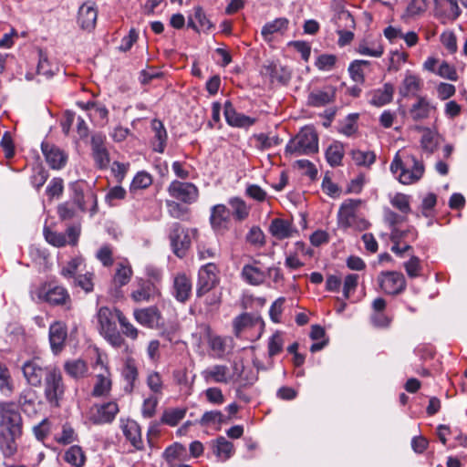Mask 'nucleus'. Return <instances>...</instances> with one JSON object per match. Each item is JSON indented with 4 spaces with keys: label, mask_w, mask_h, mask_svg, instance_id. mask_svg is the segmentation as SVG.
I'll return each instance as SVG.
<instances>
[{
    "label": "nucleus",
    "mask_w": 467,
    "mask_h": 467,
    "mask_svg": "<svg viewBox=\"0 0 467 467\" xmlns=\"http://www.w3.org/2000/svg\"><path fill=\"white\" fill-rule=\"evenodd\" d=\"M337 57L330 54L320 55L316 60V67L322 71H330L335 67Z\"/></svg>",
    "instance_id": "60"
},
{
    "label": "nucleus",
    "mask_w": 467,
    "mask_h": 467,
    "mask_svg": "<svg viewBox=\"0 0 467 467\" xmlns=\"http://www.w3.org/2000/svg\"><path fill=\"white\" fill-rule=\"evenodd\" d=\"M150 126L154 132L153 150L157 152L162 153L167 140V131L164 125L161 120L155 119L151 121Z\"/></svg>",
    "instance_id": "34"
},
{
    "label": "nucleus",
    "mask_w": 467,
    "mask_h": 467,
    "mask_svg": "<svg viewBox=\"0 0 467 467\" xmlns=\"http://www.w3.org/2000/svg\"><path fill=\"white\" fill-rule=\"evenodd\" d=\"M200 336L197 337V334H193L192 336L197 338L198 341H201L202 337H209V345L210 348L219 355H223L225 352V339L222 337H210V327L208 325L202 324L199 326Z\"/></svg>",
    "instance_id": "31"
},
{
    "label": "nucleus",
    "mask_w": 467,
    "mask_h": 467,
    "mask_svg": "<svg viewBox=\"0 0 467 467\" xmlns=\"http://www.w3.org/2000/svg\"><path fill=\"white\" fill-rule=\"evenodd\" d=\"M233 451L234 445L231 441H227L224 437L217 439L214 453L220 460L226 461L232 456Z\"/></svg>",
    "instance_id": "51"
},
{
    "label": "nucleus",
    "mask_w": 467,
    "mask_h": 467,
    "mask_svg": "<svg viewBox=\"0 0 467 467\" xmlns=\"http://www.w3.org/2000/svg\"><path fill=\"white\" fill-rule=\"evenodd\" d=\"M111 389V379H109V372L105 369L104 373L97 375V382L94 385L92 395L94 397H100L108 394Z\"/></svg>",
    "instance_id": "46"
},
{
    "label": "nucleus",
    "mask_w": 467,
    "mask_h": 467,
    "mask_svg": "<svg viewBox=\"0 0 467 467\" xmlns=\"http://www.w3.org/2000/svg\"><path fill=\"white\" fill-rule=\"evenodd\" d=\"M202 377L206 382L228 383L230 381L229 368L225 365H213L202 371Z\"/></svg>",
    "instance_id": "26"
},
{
    "label": "nucleus",
    "mask_w": 467,
    "mask_h": 467,
    "mask_svg": "<svg viewBox=\"0 0 467 467\" xmlns=\"http://www.w3.org/2000/svg\"><path fill=\"white\" fill-rule=\"evenodd\" d=\"M418 129L423 130L420 140L422 150L429 154L434 152L438 146V135L428 128L419 127Z\"/></svg>",
    "instance_id": "48"
},
{
    "label": "nucleus",
    "mask_w": 467,
    "mask_h": 467,
    "mask_svg": "<svg viewBox=\"0 0 467 467\" xmlns=\"http://www.w3.org/2000/svg\"><path fill=\"white\" fill-rule=\"evenodd\" d=\"M133 315L138 323L150 328L158 326L161 318V314L155 306L135 310Z\"/></svg>",
    "instance_id": "27"
},
{
    "label": "nucleus",
    "mask_w": 467,
    "mask_h": 467,
    "mask_svg": "<svg viewBox=\"0 0 467 467\" xmlns=\"http://www.w3.org/2000/svg\"><path fill=\"white\" fill-rule=\"evenodd\" d=\"M288 21L285 18H276L275 20L265 24L262 28V36L265 39H269L273 34L282 31L287 27Z\"/></svg>",
    "instance_id": "52"
},
{
    "label": "nucleus",
    "mask_w": 467,
    "mask_h": 467,
    "mask_svg": "<svg viewBox=\"0 0 467 467\" xmlns=\"http://www.w3.org/2000/svg\"><path fill=\"white\" fill-rule=\"evenodd\" d=\"M46 241L53 246L63 247L67 244L76 245L80 235V226L71 225L67 227L66 234L52 231L48 227L43 230Z\"/></svg>",
    "instance_id": "9"
},
{
    "label": "nucleus",
    "mask_w": 467,
    "mask_h": 467,
    "mask_svg": "<svg viewBox=\"0 0 467 467\" xmlns=\"http://www.w3.org/2000/svg\"><path fill=\"white\" fill-rule=\"evenodd\" d=\"M47 368L44 365V361L35 357L26 360L22 366V372L26 382L33 387H39L42 384L43 378H46Z\"/></svg>",
    "instance_id": "12"
},
{
    "label": "nucleus",
    "mask_w": 467,
    "mask_h": 467,
    "mask_svg": "<svg viewBox=\"0 0 467 467\" xmlns=\"http://www.w3.org/2000/svg\"><path fill=\"white\" fill-rule=\"evenodd\" d=\"M343 157L344 146L339 141L333 142L326 150V159L332 167L340 165Z\"/></svg>",
    "instance_id": "43"
},
{
    "label": "nucleus",
    "mask_w": 467,
    "mask_h": 467,
    "mask_svg": "<svg viewBox=\"0 0 467 467\" xmlns=\"http://www.w3.org/2000/svg\"><path fill=\"white\" fill-rule=\"evenodd\" d=\"M417 232L412 227L406 230L393 228L390 233V240L393 242L391 251L397 255L402 256V251L400 249V244L414 242L417 239Z\"/></svg>",
    "instance_id": "21"
},
{
    "label": "nucleus",
    "mask_w": 467,
    "mask_h": 467,
    "mask_svg": "<svg viewBox=\"0 0 467 467\" xmlns=\"http://www.w3.org/2000/svg\"><path fill=\"white\" fill-rule=\"evenodd\" d=\"M192 291V283L184 274H179L173 280V295L180 302L188 300Z\"/></svg>",
    "instance_id": "28"
},
{
    "label": "nucleus",
    "mask_w": 467,
    "mask_h": 467,
    "mask_svg": "<svg viewBox=\"0 0 467 467\" xmlns=\"http://www.w3.org/2000/svg\"><path fill=\"white\" fill-rule=\"evenodd\" d=\"M269 232L274 237L283 240L291 237L294 229L288 221L275 218L270 223Z\"/></svg>",
    "instance_id": "30"
},
{
    "label": "nucleus",
    "mask_w": 467,
    "mask_h": 467,
    "mask_svg": "<svg viewBox=\"0 0 467 467\" xmlns=\"http://www.w3.org/2000/svg\"><path fill=\"white\" fill-rule=\"evenodd\" d=\"M370 65L368 60L357 59L350 63L348 73L353 81L363 84L365 81V68Z\"/></svg>",
    "instance_id": "42"
},
{
    "label": "nucleus",
    "mask_w": 467,
    "mask_h": 467,
    "mask_svg": "<svg viewBox=\"0 0 467 467\" xmlns=\"http://www.w3.org/2000/svg\"><path fill=\"white\" fill-rule=\"evenodd\" d=\"M121 312L117 308L102 306L97 313L99 330L100 335L115 348H127L125 339L117 329Z\"/></svg>",
    "instance_id": "2"
},
{
    "label": "nucleus",
    "mask_w": 467,
    "mask_h": 467,
    "mask_svg": "<svg viewBox=\"0 0 467 467\" xmlns=\"http://www.w3.org/2000/svg\"><path fill=\"white\" fill-rule=\"evenodd\" d=\"M22 434L0 432V451L5 457L13 456L17 451V440Z\"/></svg>",
    "instance_id": "33"
},
{
    "label": "nucleus",
    "mask_w": 467,
    "mask_h": 467,
    "mask_svg": "<svg viewBox=\"0 0 467 467\" xmlns=\"http://www.w3.org/2000/svg\"><path fill=\"white\" fill-rule=\"evenodd\" d=\"M228 204L230 206V212L234 216V220L242 222L245 220L250 213V207L246 204V202L239 198L233 197L228 201Z\"/></svg>",
    "instance_id": "37"
},
{
    "label": "nucleus",
    "mask_w": 467,
    "mask_h": 467,
    "mask_svg": "<svg viewBox=\"0 0 467 467\" xmlns=\"http://www.w3.org/2000/svg\"><path fill=\"white\" fill-rule=\"evenodd\" d=\"M378 281L381 290L388 295H398L406 287L404 275L396 271L381 272Z\"/></svg>",
    "instance_id": "13"
},
{
    "label": "nucleus",
    "mask_w": 467,
    "mask_h": 467,
    "mask_svg": "<svg viewBox=\"0 0 467 467\" xmlns=\"http://www.w3.org/2000/svg\"><path fill=\"white\" fill-rule=\"evenodd\" d=\"M67 337V327L62 322H54L49 327V342L54 353L62 350L65 340Z\"/></svg>",
    "instance_id": "24"
},
{
    "label": "nucleus",
    "mask_w": 467,
    "mask_h": 467,
    "mask_svg": "<svg viewBox=\"0 0 467 467\" xmlns=\"http://www.w3.org/2000/svg\"><path fill=\"white\" fill-rule=\"evenodd\" d=\"M335 99V89L327 87L323 89L312 91L307 98V104L312 107H323L332 102Z\"/></svg>",
    "instance_id": "29"
},
{
    "label": "nucleus",
    "mask_w": 467,
    "mask_h": 467,
    "mask_svg": "<svg viewBox=\"0 0 467 467\" xmlns=\"http://www.w3.org/2000/svg\"><path fill=\"white\" fill-rule=\"evenodd\" d=\"M14 391V383L7 367L0 363V392L5 396H10Z\"/></svg>",
    "instance_id": "50"
},
{
    "label": "nucleus",
    "mask_w": 467,
    "mask_h": 467,
    "mask_svg": "<svg viewBox=\"0 0 467 467\" xmlns=\"http://www.w3.org/2000/svg\"><path fill=\"white\" fill-rule=\"evenodd\" d=\"M121 429L126 439L136 450L143 449L141 430L140 425L135 420H128L125 422H122Z\"/></svg>",
    "instance_id": "25"
},
{
    "label": "nucleus",
    "mask_w": 467,
    "mask_h": 467,
    "mask_svg": "<svg viewBox=\"0 0 467 467\" xmlns=\"http://www.w3.org/2000/svg\"><path fill=\"white\" fill-rule=\"evenodd\" d=\"M218 268L213 263L202 265L198 273L196 295L202 297L208 294L218 284Z\"/></svg>",
    "instance_id": "11"
},
{
    "label": "nucleus",
    "mask_w": 467,
    "mask_h": 467,
    "mask_svg": "<svg viewBox=\"0 0 467 467\" xmlns=\"http://www.w3.org/2000/svg\"><path fill=\"white\" fill-rule=\"evenodd\" d=\"M37 74L50 78L55 74L53 66L50 64L46 53L42 50L38 51V64L36 68Z\"/></svg>",
    "instance_id": "55"
},
{
    "label": "nucleus",
    "mask_w": 467,
    "mask_h": 467,
    "mask_svg": "<svg viewBox=\"0 0 467 467\" xmlns=\"http://www.w3.org/2000/svg\"><path fill=\"white\" fill-rule=\"evenodd\" d=\"M38 299L52 306H63L70 303L71 298L67 290L52 282H45L36 290Z\"/></svg>",
    "instance_id": "8"
},
{
    "label": "nucleus",
    "mask_w": 467,
    "mask_h": 467,
    "mask_svg": "<svg viewBox=\"0 0 467 467\" xmlns=\"http://www.w3.org/2000/svg\"><path fill=\"white\" fill-rule=\"evenodd\" d=\"M66 386L60 370L57 368H50L47 370L45 378L44 394L51 406L58 407L64 398Z\"/></svg>",
    "instance_id": "6"
},
{
    "label": "nucleus",
    "mask_w": 467,
    "mask_h": 467,
    "mask_svg": "<svg viewBox=\"0 0 467 467\" xmlns=\"http://www.w3.org/2000/svg\"><path fill=\"white\" fill-rule=\"evenodd\" d=\"M435 16L455 20L461 14L456 0H433Z\"/></svg>",
    "instance_id": "22"
},
{
    "label": "nucleus",
    "mask_w": 467,
    "mask_h": 467,
    "mask_svg": "<svg viewBox=\"0 0 467 467\" xmlns=\"http://www.w3.org/2000/svg\"><path fill=\"white\" fill-rule=\"evenodd\" d=\"M408 59V54L403 51H392L390 52L389 69L398 71L400 67L406 63Z\"/></svg>",
    "instance_id": "62"
},
{
    "label": "nucleus",
    "mask_w": 467,
    "mask_h": 467,
    "mask_svg": "<svg viewBox=\"0 0 467 467\" xmlns=\"http://www.w3.org/2000/svg\"><path fill=\"white\" fill-rule=\"evenodd\" d=\"M83 264V258L80 256L74 257L69 260L60 270V275L67 279L75 278L76 274L81 265Z\"/></svg>",
    "instance_id": "53"
},
{
    "label": "nucleus",
    "mask_w": 467,
    "mask_h": 467,
    "mask_svg": "<svg viewBox=\"0 0 467 467\" xmlns=\"http://www.w3.org/2000/svg\"><path fill=\"white\" fill-rule=\"evenodd\" d=\"M350 154L353 161L358 166L368 168L376 161V154L372 150H353Z\"/></svg>",
    "instance_id": "49"
},
{
    "label": "nucleus",
    "mask_w": 467,
    "mask_h": 467,
    "mask_svg": "<svg viewBox=\"0 0 467 467\" xmlns=\"http://www.w3.org/2000/svg\"><path fill=\"white\" fill-rule=\"evenodd\" d=\"M122 376L124 379L127 381L125 390L128 392H131L139 376L138 368L133 359L129 358L126 360L122 370Z\"/></svg>",
    "instance_id": "41"
},
{
    "label": "nucleus",
    "mask_w": 467,
    "mask_h": 467,
    "mask_svg": "<svg viewBox=\"0 0 467 467\" xmlns=\"http://www.w3.org/2000/svg\"><path fill=\"white\" fill-rule=\"evenodd\" d=\"M98 10L93 2H85L78 9V23L82 29L91 30L95 27Z\"/></svg>",
    "instance_id": "20"
},
{
    "label": "nucleus",
    "mask_w": 467,
    "mask_h": 467,
    "mask_svg": "<svg viewBox=\"0 0 467 467\" xmlns=\"http://www.w3.org/2000/svg\"><path fill=\"white\" fill-rule=\"evenodd\" d=\"M73 284L83 289L86 293H89L94 288L93 274L88 272L84 275H78L73 279Z\"/></svg>",
    "instance_id": "58"
},
{
    "label": "nucleus",
    "mask_w": 467,
    "mask_h": 467,
    "mask_svg": "<svg viewBox=\"0 0 467 467\" xmlns=\"http://www.w3.org/2000/svg\"><path fill=\"white\" fill-rule=\"evenodd\" d=\"M0 432L22 434L23 420L13 402H0Z\"/></svg>",
    "instance_id": "7"
},
{
    "label": "nucleus",
    "mask_w": 467,
    "mask_h": 467,
    "mask_svg": "<svg viewBox=\"0 0 467 467\" xmlns=\"http://www.w3.org/2000/svg\"><path fill=\"white\" fill-rule=\"evenodd\" d=\"M147 386L152 392L156 394L161 393L163 383L159 372L151 371L149 373L147 377Z\"/></svg>",
    "instance_id": "64"
},
{
    "label": "nucleus",
    "mask_w": 467,
    "mask_h": 467,
    "mask_svg": "<svg viewBox=\"0 0 467 467\" xmlns=\"http://www.w3.org/2000/svg\"><path fill=\"white\" fill-rule=\"evenodd\" d=\"M394 87L390 83H385L382 88L373 89L368 93V102L375 107H382L390 103L393 99Z\"/></svg>",
    "instance_id": "23"
},
{
    "label": "nucleus",
    "mask_w": 467,
    "mask_h": 467,
    "mask_svg": "<svg viewBox=\"0 0 467 467\" xmlns=\"http://www.w3.org/2000/svg\"><path fill=\"white\" fill-rule=\"evenodd\" d=\"M436 75L451 81H456L458 79V74L455 67L446 61H441L439 64Z\"/></svg>",
    "instance_id": "59"
},
{
    "label": "nucleus",
    "mask_w": 467,
    "mask_h": 467,
    "mask_svg": "<svg viewBox=\"0 0 467 467\" xmlns=\"http://www.w3.org/2000/svg\"><path fill=\"white\" fill-rule=\"evenodd\" d=\"M194 19L197 21L198 26L201 31L208 32L213 27V23L206 17L205 13L200 6L194 7Z\"/></svg>",
    "instance_id": "63"
},
{
    "label": "nucleus",
    "mask_w": 467,
    "mask_h": 467,
    "mask_svg": "<svg viewBox=\"0 0 467 467\" xmlns=\"http://www.w3.org/2000/svg\"><path fill=\"white\" fill-rule=\"evenodd\" d=\"M361 203V200L358 199H347L341 203L337 215V225L340 229L353 228L362 231L368 227V222L358 214Z\"/></svg>",
    "instance_id": "3"
},
{
    "label": "nucleus",
    "mask_w": 467,
    "mask_h": 467,
    "mask_svg": "<svg viewBox=\"0 0 467 467\" xmlns=\"http://www.w3.org/2000/svg\"><path fill=\"white\" fill-rule=\"evenodd\" d=\"M152 183V178L150 173L146 171H140L133 178L130 189H145Z\"/></svg>",
    "instance_id": "61"
},
{
    "label": "nucleus",
    "mask_w": 467,
    "mask_h": 467,
    "mask_svg": "<svg viewBox=\"0 0 467 467\" xmlns=\"http://www.w3.org/2000/svg\"><path fill=\"white\" fill-rule=\"evenodd\" d=\"M72 200V204H74V206H78V208L82 212L86 211V203L88 202H93L94 208L97 206V197L95 193L91 191L84 193L83 191L78 187H74V194Z\"/></svg>",
    "instance_id": "40"
},
{
    "label": "nucleus",
    "mask_w": 467,
    "mask_h": 467,
    "mask_svg": "<svg viewBox=\"0 0 467 467\" xmlns=\"http://www.w3.org/2000/svg\"><path fill=\"white\" fill-rule=\"evenodd\" d=\"M270 268H266L258 260L245 264L241 271L242 279L251 285H262L270 274Z\"/></svg>",
    "instance_id": "14"
},
{
    "label": "nucleus",
    "mask_w": 467,
    "mask_h": 467,
    "mask_svg": "<svg viewBox=\"0 0 467 467\" xmlns=\"http://www.w3.org/2000/svg\"><path fill=\"white\" fill-rule=\"evenodd\" d=\"M259 325L263 327L264 323L258 318L248 313L242 314L234 320V331L236 337H240L243 330Z\"/></svg>",
    "instance_id": "35"
},
{
    "label": "nucleus",
    "mask_w": 467,
    "mask_h": 467,
    "mask_svg": "<svg viewBox=\"0 0 467 467\" xmlns=\"http://www.w3.org/2000/svg\"><path fill=\"white\" fill-rule=\"evenodd\" d=\"M186 415V409L170 408L163 411L161 423L169 426H176Z\"/></svg>",
    "instance_id": "44"
},
{
    "label": "nucleus",
    "mask_w": 467,
    "mask_h": 467,
    "mask_svg": "<svg viewBox=\"0 0 467 467\" xmlns=\"http://www.w3.org/2000/svg\"><path fill=\"white\" fill-rule=\"evenodd\" d=\"M36 400V391L31 389H26L20 393L18 403L25 411H27L30 409L35 410Z\"/></svg>",
    "instance_id": "54"
},
{
    "label": "nucleus",
    "mask_w": 467,
    "mask_h": 467,
    "mask_svg": "<svg viewBox=\"0 0 467 467\" xmlns=\"http://www.w3.org/2000/svg\"><path fill=\"white\" fill-rule=\"evenodd\" d=\"M132 276V269L127 259L117 264V269L113 276V283L116 286L127 285Z\"/></svg>",
    "instance_id": "36"
},
{
    "label": "nucleus",
    "mask_w": 467,
    "mask_h": 467,
    "mask_svg": "<svg viewBox=\"0 0 467 467\" xmlns=\"http://www.w3.org/2000/svg\"><path fill=\"white\" fill-rule=\"evenodd\" d=\"M290 154L310 155L318 151V137L311 127L303 128L299 133L285 147Z\"/></svg>",
    "instance_id": "4"
},
{
    "label": "nucleus",
    "mask_w": 467,
    "mask_h": 467,
    "mask_svg": "<svg viewBox=\"0 0 467 467\" xmlns=\"http://www.w3.org/2000/svg\"><path fill=\"white\" fill-rule=\"evenodd\" d=\"M196 234L194 228H185L179 223H173L169 229V239L174 254L180 258L185 256Z\"/></svg>",
    "instance_id": "5"
},
{
    "label": "nucleus",
    "mask_w": 467,
    "mask_h": 467,
    "mask_svg": "<svg viewBox=\"0 0 467 467\" xmlns=\"http://www.w3.org/2000/svg\"><path fill=\"white\" fill-rule=\"evenodd\" d=\"M223 114L226 122L232 127L248 128L255 123V119L237 112L229 100L224 103Z\"/></svg>",
    "instance_id": "18"
},
{
    "label": "nucleus",
    "mask_w": 467,
    "mask_h": 467,
    "mask_svg": "<svg viewBox=\"0 0 467 467\" xmlns=\"http://www.w3.org/2000/svg\"><path fill=\"white\" fill-rule=\"evenodd\" d=\"M390 203L404 214H408L410 212V196L404 193H395L390 197Z\"/></svg>",
    "instance_id": "56"
},
{
    "label": "nucleus",
    "mask_w": 467,
    "mask_h": 467,
    "mask_svg": "<svg viewBox=\"0 0 467 467\" xmlns=\"http://www.w3.org/2000/svg\"><path fill=\"white\" fill-rule=\"evenodd\" d=\"M157 294L156 286L151 282H141L139 287L131 293V298L135 302L149 301Z\"/></svg>",
    "instance_id": "39"
},
{
    "label": "nucleus",
    "mask_w": 467,
    "mask_h": 467,
    "mask_svg": "<svg viewBox=\"0 0 467 467\" xmlns=\"http://www.w3.org/2000/svg\"><path fill=\"white\" fill-rule=\"evenodd\" d=\"M64 460L74 467H82L86 457L81 447L73 445L65 451Z\"/></svg>",
    "instance_id": "45"
},
{
    "label": "nucleus",
    "mask_w": 467,
    "mask_h": 467,
    "mask_svg": "<svg viewBox=\"0 0 467 467\" xmlns=\"http://www.w3.org/2000/svg\"><path fill=\"white\" fill-rule=\"evenodd\" d=\"M435 110L436 106L426 96H417L409 109V115L413 121L418 122L429 119Z\"/></svg>",
    "instance_id": "16"
},
{
    "label": "nucleus",
    "mask_w": 467,
    "mask_h": 467,
    "mask_svg": "<svg viewBox=\"0 0 467 467\" xmlns=\"http://www.w3.org/2000/svg\"><path fill=\"white\" fill-rule=\"evenodd\" d=\"M359 276L357 274H348L344 278L343 283V296L345 299H348L353 294L358 284Z\"/></svg>",
    "instance_id": "57"
},
{
    "label": "nucleus",
    "mask_w": 467,
    "mask_h": 467,
    "mask_svg": "<svg viewBox=\"0 0 467 467\" xmlns=\"http://www.w3.org/2000/svg\"><path fill=\"white\" fill-rule=\"evenodd\" d=\"M41 149L50 168L59 170L66 165L67 157L59 148L47 142H42Z\"/></svg>",
    "instance_id": "19"
},
{
    "label": "nucleus",
    "mask_w": 467,
    "mask_h": 467,
    "mask_svg": "<svg viewBox=\"0 0 467 467\" xmlns=\"http://www.w3.org/2000/svg\"><path fill=\"white\" fill-rule=\"evenodd\" d=\"M119 410V406L114 401L94 405L89 410V420L94 424L110 423Z\"/></svg>",
    "instance_id": "15"
},
{
    "label": "nucleus",
    "mask_w": 467,
    "mask_h": 467,
    "mask_svg": "<svg viewBox=\"0 0 467 467\" xmlns=\"http://www.w3.org/2000/svg\"><path fill=\"white\" fill-rule=\"evenodd\" d=\"M64 370L71 378L78 379L87 376L88 366L82 359H71L65 362Z\"/></svg>",
    "instance_id": "38"
},
{
    "label": "nucleus",
    "mask_w": 467,
    "mask_h": 467,
    "mask_svg": "<svg viewBox=\"0 0 467 467\" xmlns=\"http://www.w3.org/2000/svg\"><path fill=\"white\" fill-rule=\"evenodd\" d=\"M423 87L422 79L417 74L407 70L404 78L399 87V94L403 97H416L420 96L418 93Z\"/></svg>",
    "instance_id": "17"
},
{
    "label": "nucleus",
    "mask_w": 467,
    "mask_h": 467,
    "mask_svg": "<svg viewBox=\"0 0 467 467\" xmlns=\"http://www.w3.org/2000/svg\"><path fill=\"white\" fill-rule=\"evenodd\" d=\"M357 51L360 55L372 57H380L384 53L383 47L379 43L368 40L361 41L357 47Z\"/></svg>",
    "instance_id": "47"
},
{
    "label": "nucleus",
    "mask_w": 467,
    "mask_h": 467,
    "mask_svg": "<svg viewBox=\"0 0 467 467\" xmlns=\"http://www.w3.org/2000/svg\"><path fill=\"white\" fill-rule=\"evenodd\" d=\"M231 212L224 204L213 206L210 222L213 229H221L225 226L230 219Z\"/></svg>",
    "instance_id": "32"
},
{
    "label": "nucleus",
    "mask_w": 467,
    "mask_h": 467,
    "mask_svg": "<svg viewBox=\"0 0 467 467\" xmlns=\"http://www.w3.org/2000/svg\"><path fill=\"white\" fill-rule=\"evenodd\" d=\"M389 170L395 179L403 185H411L418 182L425 171L422 161L405 150L396 152Z\"/></svg>",
    "instance_id": "1"
},
{
    "label": "nucleus",
    "mask_w": 467,
    "mask_h": 467,
    "mask_svg": "<svg viewBox=\"0 0 467 467\" xmlns=\"http://www.w3.org/2000/svg\"><path fill=\"white\" fill-rule=\"evenodd\" d=\"M167 192L171 198L187 204L195 202L199 197V190L195 184L177 180L169 184Z\"/></svg>",
    "instance_id": "10"
}]
</instances>
